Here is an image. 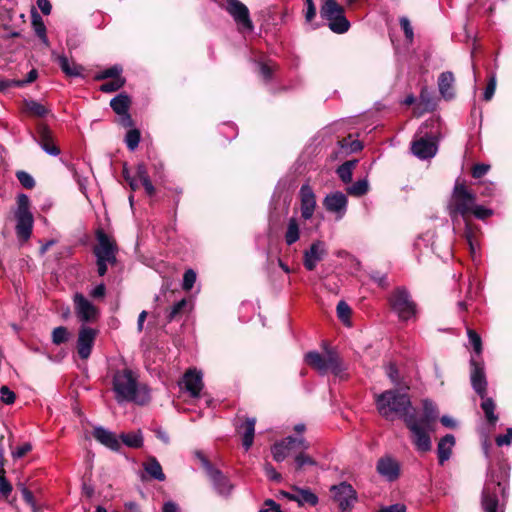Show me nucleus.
Masks as SVG:
<instances>
[{
	"mask_svg": "<svg viewBox=\"0 0 512 512\" xmlns=\"http://www.w3.org/2000/svg\"><path fill=\"white\" fill-rule=\"evenodd\" d=\"M510 468L499 462L491 467L481 492V508L484 512H504L508 499Z\"/></svg>",
	"mask_w": 512,
	"mask_h": 512,
	"instance_id": "f257e3e1",
	"label": "nucleus"
},
{
	"mask_svg": "<svg viewBox=\"0 0 512 512\" xmlns=\"http://www.w3.org/2000/svg\"><path fill=\"white\" fill-rule=\"evenodd\" d=\"M112 390L118 404L132 402L139 406L147 405L151 396L146 385L138 382V376L129 368L116 370L112 378Z\"/></svg>",
	"mask_w": 512,
	"mask_h": 512,
	"instance_id": "f03ea898",
	"label": "nucleus"
},
{
	"mask_svg": "<svg viewBox=\"0 0 512 512\" xmlns=\"http://www.w3.org/2000/svg\"><path fill=\"white\" fill-rule=\"evenodd\" d=\"M375 404L379 414L386 420H393V416L397 415L405 422L407 415H416L414 412H409L411 408L409 395L398 389H389L376 395Z\"/></svg>",
	"mask_w": 512,
	"mask_h": 512,
	"instance_id": "7ed1b4c3",
	"label": "nucleus"
},
{
	"mask_svg": "<svg viewBox=\"0 0 512 512\" xmlns=\"http://www.w3.org/2000/svg\"><path fill=\"white\" fill-rule=\"evenodd\" d=\"M476 202V193L469 190L464 180L455 181L450 200L447 205L449 216L454 220L471 218V209Z\"/></svg>",
	"mask_w": 512,
	"mask_h": 512,
	"instance_id": "20e7f679",
	"label": "nucleus"
},
{
	"mask_svg": "<svg viewBox=\"0 0 512 512\" xmlns=\"http://www.w3.org/2000/svg\"><path fill=\"white\" fill-rule=\"evenodd\" d=\"M305 363L318 372L320 375H326L331 372L335 376H341L345 371L343 360L339 353L325 346V355L317 351H310L304 356Z\"/></svg>",
	"mask_w": 512,
	"mask_h": 512,
	"instance_id": "39448f33",
	"label": "nucleus"
},
{
	"mask_svg": "<svg viewBox=\"0 0 512 512\" xmlns=\"http://www.w3.org/2000/svg\"><path fill=\"white\" fill-rule=\"evenodd\" d=\"M320 17L327 21L329 29L336 34H344L350 29L345 16V8L336 0H321Z\"/></svg>",
	"mask_w": 512,
	"mask_h": 512,
	"instance_id": "423d86ee",
	"label": "nucleus"
},
{
	"mask_svg": "<svg viewBox=\"0 0 512 512\" xmlns=\"http://www.w3.org/2000/svg\"><path fill=\"white\" fill-rule=\"evenodd\" d=\"M17 208L14 212L16 220L15 231L19 240L28 241L32 235L34 217L30 211V199L26 194L17 196Z\"/></svg>",
	"mask_w": 512,
	"mask_h": 512,
	"instance_id": "0eeeda50",
	"label": "nucleus"
},
{
	"mask_svg": "<svg viewBox=\"0 0 512 512\" xmlns=\"http://www.w3.org/2000/svg\"><path fill=\"white\" fill-rule=\"evenodd\" d=\"M388 303L402 321H408L416 315L417 305L405 287H396L388 297Z\"/></svg>",
	"mask_w": 512,
	"mask_h": 512,
	"instance_id": "6e6552de",
	"label": "nucleus"
},
{
	"mask_svg": "<svg viewBox=\"0 0 512 512\" xmlns=\"http://www.w3.org/2000/svg\"><path fill=\"white\" fill-rule=\"evenodd\" d=\"M309 442L303 437L287 436L271 446V453L276 462H282L288 456L297 454L300 449H308Z\"/></svg>",
	"mask_w": 512,
	"mask_h": 512,
	"instance_id": "1a4fd4ad",
	"label": "nucleus"
},
{
	"mask_svg": "<svg viewBox=\"0 0 512 512\" xmlns=\"http://www.w3.org/2000/svg\"><path fill=\"white\" fill-rule=\"evenodd\" d=\"M222 8L233 18L239 31L252 32L254 30L249 9L240 0H223Z\"/></svg>",
	"mask_w": 512,
	"mask_h": 512,
	"instance_id": "9d476101",
	"label": "nucleus"
},
{
	"mask_svg": "<svg viewBox=\"0 0 512 512\" xmlns=\"http://www.w3.org/2000/svg\"><path fill=\"white\" fill-rule=\"evenodd\" d=\"M405 425L411 431L413 437L412 442L418 451L427 452L431 450V438L427 432V427L418 422L416 415H407L405 417Z\"/></svg>",
	"mask_w": 512,
	"mask_h": 512,
	"instance_id": "9b49d317",
	"label": "nucleus"
},
{
	"mask_svg": "<svg viewBox=\"0 0 512 512\" xmlns=\"http://www.w3.org/2000/svg\"><path fill=\"white\" fill-rule=\"evenodd\" d=\"M197 455L199 456L203 468L205 469L206 474L208 475L210 480L212 481L217 493L222 496H228L233 487L229 479L219 469L214 467L213 464L201 453L198 452Z\"/></svg>",
	"mask_w": 512,
	"mask_h": 512,
	"instance_id": "f8f14e48",
	"label": "nucleus"
},
{
	"mask_svg": "<svg viewBox=\"0 0 512 512\" xmlns=\"http://www.w3.org/2000/svg\"><path fill=\"white\" fill-rule=\"evenodd\" d=\"M334 501L342 512H348L357 501V493L353 486L347 482H341L331 488Z\"/></svg>",
	"mask_w": 512,
	"mask_h": 512,
	"instance_id": "ddd939ff",
	"label": "nucleus"
},
{
	"mask_svg": "<svg viewBox=\"0 0 512 512\" xmlns=\"http://www.w3.org/2000/svg\"><path fill=\"white\" fill-rule=\"evenodd\" d=\"M470 367V380L472 388L479 397L486 396L488 382L485 375L484 363L472 356L470 359Z\"/></svg>",
	"mask_w": 512,
	"mask_h": 512,
	"instance_id": "4468645a",
	"label": "nucleus"
},
{
	"mask_svg": "<svg viewBox=\"0 0 512 512\" xmlns=\"http://www.w3.org/2000/svg\"><path fill=\"white\" fill-rule=\"evenodd\" d=\"M98 331L88 326H81L78 332V338L76 342V349L79 357L83 360H87L94 346Z\"/></svg>",
	"mask_w": 512,
	"mask_h": 512,
	"instance_id": "2eb2a0df",
	"label": "nucleus"
},
{
	"mask_svg": "<svg viewBox=\"0 0 512 512\" xmlns=\"http://www.w3.org/2000/svg\"><path fill=\"white\" fill-rule=\"evenodd\" d=\"M75 312L80 321L92 323L98 319L99 310L83 294L76 293L74 296Z\"/></svg>",
	"mask_w": 512,
	"mask_h": 512,
	"instance_id": "dca6fc26",
	"label": "nucleus"
},
{
	"mask_svg": "<svg viewBox=\"0 0 512 512\" xmlns=\"http://www.w3.org/2000/svg\"><path fill=\"white\" fill-rule=\"evenodd\" d=\"M97 244L92 248L93 255L98 258H104L114 252H118L116 240L109 236L102 228L95 231Z\"/></svg>",
	"mask_w": 512,
	"mask_h": 512,
	"instance_id": "f3484780",
	"label": "nucleus"
},
{
	"mask_svg": "<svg viewBox=\"0 0 512 512\" xmlns=\"http://www.w3.org/2000/svg\"><path fill=\"white\" fill-rule=\"evenodd\" d=\"M376 471L387 481L394 482L400 477L401 467L395 458L386 455L378 459Z\"/></svg>",
	"mask_w": 512,
	"mask_h": 512,
	"instance_id": "a211bd4d",
	"label": "nucleus"
},
{
	"mask_svg": "<svg viewBox=\"0 0 512 512\" xmlns=\"http://www.w3.org/2000/svg\"><path fill=\"white\" fill-rule=\"evenodd\" d=\"M37 138L36 141L41 148L52 156L60 154V148L54 143V138L50 128L44 123H38L36 126Z\"/></svg>",
	"mask_w": 512,
	"mask_h": 512,
	"instance_id": "6ab92c4d",
	"label": "nucleus"
},
{
	"mask_svg": "<svg viewBox=\"0 0 512 512\" xmlns=\"http://www.w3.org/2000/svg\"><path fill=\"white\" fill-rule=\"evenodd\" d=\"M327 251L325 249V243L317 240L314 241L309 249L304 251L303 264L308 271H313L316 268L318 261L323 260L326 256Z\"/></svg>",
	"mask_w": 512,
	"mask_h": 512,
	"instance_id": "aec40b11",
	"label": "nucleus"
},
{
	"mask_svg": "<svg viewBox=\"0 0 512 512\" xmlns=\"http://www.w3.org/2000/svg\"><path fill=\"white\" fill-rule=\"evenodd\" d=\"M301 202V217L304 220L312 218L316 208V196L310 185L304 184L299 191Z\"/></svg>",
	"mask_w": 512,
	"mask_h": 512,
	"instance_id": "412c9836",
	"label": "nucleus"
},
{
	"mask_svg": "<svg viewBox=\"0 0 512 512\" xmlns=\"http://www.w3.org/2000/svg\"><path fill=\"white\" fill-rule=\"evenodd\" d=\"M438 146L436 141L421 137L414 140L411 144L412 153L419 159L425 160L434 157L437 153Z\"/></svg>",
	"mask_w": 512,
	"mask_h": 512,
	"instance_id": "4be33fe9",
	"label": "nucleus"
},
{
	"mask_svg": "<svg viewBox=\"0 0 512 512\" xmlns=\"http://www.w3.org/2000/svg\"><path fill=\"white\" fill-rule=\"evenodd\" d=\"M347 203V197L340 191L328 194L323 200V206L325 209L329 212L338 214L339 218L345 214Z\"/></svg>",
	"mask_w": 512,
	"mask_h": 512,
	"instance_id": "5701e85b",
	"label": "nucleus"
},
{
	"mask_svg": "<svg viewBox=\"0 0 512 512\" xmlns=\"http://www.w3.org/2000/svg\"><path fill=\"white\" fill-rule=\"evenodd\" d=\"M182 383L190 396L198 397L203 388L201 372L195 368L188 369L183 375Z\"/></svg>",
	"mask_w": 512,
	"mask_h": 512,
	"instance_id": "b1692460",
	"label": "nucleus"
},
{
	"mask_svg": "<svg viewBox=\"0 0 512 512\" xmlns=\"http://www.w3.org/2000/svg\"><path fill=\"white\" fill-rule=\"evenodd\" d=\"M92 435L99 443L112 451L118 452L121 449V443L119 442L116 434L102 426L95 427Z\"/></svg>",
	"mask_w": 512,
	"mask_h": 512,
	"instance_id": "393cba45",
	"label": "nucleus"
},
{
	"mask_svg": "<svg viewBox=\"0 0 512 512\" xmlns=\"http://www.w3.org/2000/svg\"><path fill=\"white\" fill-rule=\"evenodd\" d=\"M255 418H245L244 422L236 427V431L238 434L242 436V446L245 450H249L253 445L254 436H255Z\"/></svg>",
	"mask_w": 512,
	"mask_h": 512,
	"instance_id": "a878e982",
	"label": "nucleus"
},
{
	"mask_svg": "<svg viewBox=\"0 0 512 512\" xmlns=\"http://www.w3.org/2000/svg\"><path fill=\"white\" fill-rule=\"evenodd\" d=\"M455 82L454 74L451 71L442 72L438 77L439 93L445 100H452L455 97L453 84Z\"/></svg>",
	"mask_w": 512,
	"mask_h": 512,
	"instance_id": "bb28decb",
	"label": "nucleus"
},
{
	"mask_svg": "<svg viewBox=\"0 0 512 512\" xmlns=\"http://www.w3.org/2000/svg\"><path fill=\"white\" fill-rule=\"evenodd\" d=\"M423 405V415L418 422L427 427L428 429H432V425L436 422L439 417V410L436 404L430 399H424L422 401Z\"/></svg>",
	"mask_w": 512,
	"mask_h": 512,
	"instance_id": "cd10ccee",
	"label": "nucleus"
},
{
	"mask_svg": "<svg viewBox=\"0 0 512 512\" xmlns=\"http://www.w3.org/2000/svg\"><path fill=\"white\" fill-rule=\"evenodd\" d=\"M306 449H300L294 456L292 465L295 473L306 472L310 467L317 466V461L305 452Z\"/></svg>",
	"mask_w": 512,
	"mask_h": 512,
	"instance_id": "c85d7f7f",
	"label": "nucleus"
},
{
	"mask_svg": "<svg viewBox=\"0 0 512 512\" xmlns=\"http://www.w3.org/2000/svg\"><path fill=\"white\" fill-rule=\"evenodd\" d=\"M455 444V438L452 434H446L442 437L437 446L438 461L443 465L452 454V447Z\"/></svg>",
	"mask_w": 512,
	"mask_h": 512,
	"instance_id": "c756f323",
	"label": "nucleus"
},
{
	"mask_svg": "<svg viewBox=\"0 0 512 512\" xmlns=\"http://www.w3.org/2000/svg\"><path fill=\"white\" fill-rule=\"evenodd\" d=\"M437 107V99L432 92H430L426 87H423L419 96V103L417 109L421 110L420 114L426 112H432Z\"/></svg>",
	"mask_w": 512,
	"mask_h": 512,
	"instance_id": "7c9ffc66",
	"label": "nucleus"
},
{
	"mask_svg": "<svg viewBox=\"0 0 512 512\" xmlns=\"http://www.w3.org/2000/svg\"><path fill=\"white\" fill-rule=\"evenodd\" d=\"M131 103V97L127 93L122 92L111 99L110 107L117 115H122L129 111Z\"/></svg>",
	"mask_w": 512,
	"mask_h": 512,
	"instance_id": "2f4dec72",
	"label": "nucleus"
},
{
	"mask_svg": "<svg viewBox=\"0 0 512 512\" xmlns=\"http://www.w3.org/2000/svg\"><path fill=\"white\" fill-rule=\"evenodd\" d=\"M57 63L60 66L63 73H65L68 77H83L82 72L84 71V67L80 64L73 63L72 65L69 63L68 58L65 55H60L57 57Z\"/></svg>",
	"mask_w": 512,
	"mask_h": 512,
	"instance_id": "473e14b6",
	"label": "nucleus"
},
{
	"mask_svg": "<svg viewBox=\"0 0 512 512\" xmlns=\"http://www.w3.org/2000/svg\"><path fill=\"white\" fill-rule=\"evenodd\" d=\"M144 470L150 475L151 478L158 481L165 480V474L162 470V466L154 456L148 457L147 461L143 464Z\"/></svg>",
	"mask_w": 512,
	"mask_h": 512,
	"instance_id": "72a5a7b5",
	"label": "nucleus"
},
{
	"mask_svg": "<svg viewBox=\"0 0 512 512\" xmlns=\"http://www.w3.org/2000/svg\"><path fill=\"white\" fill-rule=\"evenodd\" d=\"M31 24L34 29L35 34L39 37V39L47 44L48 38L46 34V26L44 24V21L41 17V15L35 10L32 9L31 11Z\"/></svg>",
	"mask_w": 512,
	"mask_h": 512,
	"instance_id": "f704fd0d",
	"label": "nucleus"
},
{
	"mask_svg": "<svg viewBox=\"0 0 512 512\" xmlns=\"http://www.w3.org/2000/svg\"><path fill=\"white\" fill-rule=\"evenodd\" d=\"M482 399L481 408L485 414V418L490 425H495L498 421V415L494 413L496 404L494 400L487 395L480 397Z\"/></svg>",
	"mask_w": 512,
	"mask_h": 512,
	"instance_id": "c9c22d12",
	"label": "nucleus"
},
{
	"mask_svg": "<svg viewBox=\"0 0 512 512\" xmlns=\"http://www.w3.org/2000/svg\"><path fill=\"white\" fill-rule=\"evenodd\" d=\"M293 490L297 492V503L299 506H304L306 504L309 506L317 505L318 496L310 489L294 487Z\"/></svg>",
	"mask_w": 512,
	"mask_h": 512,
	"instance_id": "e433bc0d",
	"label": "nucleus"
},
{
	"mask_svg": "<svg viewBox=\"0 0 512 512\" xmlns=\"http://www.w3.org/2000/svg\"><path fill=\"white\" fill-rule=\"evenodd\" d=\"M24 109L29 115L39 118L45 117L50 112L44 105L35 100H25Z\"/></svg>",
	"mask_w": 512,
	"mask_h": 512,
	"instance_id": "4c0bfd02",
	"label": "nucleus"
},
{
	"mask_svg": "<svg viewBox=\"0 0 512 512\" xmlns=\"http://www.w3.org/2000/svg\"><path fill=\"white\" fill-rule=\"evenodd\" d=\"M284 237L287 245H292L299 240L300 229L296 218L292 217L289 219Z\"/></svg>",
	"mask_w": 512,
	"mask_h": 512,
	"instance_id": "58836bf2",
	"label": "nucleus"
},
{
	"mask_svg": "<svg viewBox=\"0 0 512 512\" xmlns=\"http://www.w3.org/2000/svg\"><path fill=\"white\" fill-rule=\"evenodd\" d=\"M188 302L185 298L181 299L177 303H175L170 309L167 310L166 320L168 323H171L175 320L181 318V316L185 313Z\"/></svg>",
	"mask_w": 512,
	"mask_h": 512,
	"instance_id": "ea45409f",
	"label": "nucleus"
},
{
	"mask_svg": "<svg viewBox=\"0 0 512 512\" xmlns=\"http://www.w3.org/2000/svg\"><path fill=\"white\" fill-rule=\"evenodd\" d=\"M357 162V160H349L337 168V175L343 183L348 184L352 181V171L355 168Z\"/></svg>",
	"mask_w": 512,
	"mask_h": 512,
	"instance_id": "a19ab883",
	"label": "nucleus"
},
{
	"mask_svg": "<svg viewBox=\"0 0 512 512\" xmlns=\"http://www.w3.org/2000/svg\"><path fill=\"white\" fill-rule=\"evenodd\" d=\"M122 71H123L122 66H120V65H113V66L103 70L102 72L97 73L94 76V80L102 81V80H105V79L123 78L121 76Z\"/></svg>",
	"mask_w": 512,
	"mask_h": 512,
	"instance_id": "79ce46f5",
	"label": "nucleus"
},
{
	"mask_svg": "<svg viewBox=\"0 0 512 512\" xmlns=\"http://www.w3.org/2000/svg\"><path fill=\"white\" fill-rule=\"evenodd\" d=\"M121 441L130 448H141L143 446V437L140 432L138 433H122L120 435Z\"/></svg>",
	"mask_w": 512,
	"mask_h": 512,
	"instance_id": "37998d69",
	"label": "nucleus"
},
{
	"mask_svg": "<svg viewBox=\"0 0 512 512\" xmlns=\"http://www.w3.org/2000/svg\"><path fill=\"white\" fill-rule=\"evenodd\" d=\"M369 190V184L366 179L358 180L347 188V193L351 196L360 197L365 195Z\"/></svg>",
	"mask_w": 512,
	"mask_h": 512,
	"instance_id": "c03bdc74",
	"label": "nucleus"
},
{
	"mask_svg": "<svg viewBox=\"0 0 512 512\" xmlns=\"http://www.w3.org/2000/svg\"><path fill=\"white\" fill-rule=\"evenodd\" d=\"M126 84V79L123 78H117V79H111V81L103 83L99 90L103 93H112L116 92L119 89H121Z\"/></svg>",
	"mask_w": 512,
	"mask_h": 512,
	"instance_id": "a18cd8bd",
	"label": "nucleus"
},
{
	"mask_svg": "<svg viewBox=\"0 0 512 512\" xmlns=\"http://www.w3.org/2000/svg\"><path fill=\"white\" fill-rule=\"evenodd\" d=\"M467 336L473 347L474 353L480 356L483 350L482 339L480 335L472 328H467Z\"/></svg>",
	"mask_w": 512,
	"mask_h": 512,
	"instance_id": "49530a36",
	"label": "nucleus"
},
{
	"mask_svg": "<svg viewBox=\"0 0 512 512\" xmlns=\"http://www.w3.org/2000/svg\"><path fill=\"white\" fill-rule=\"evenodd\" d=\"M338 143L342 149H345L350 153L358 152L363 148L361 142L358 140H353L351 135L342 138Z\"/></svg>",
	"mask_w": 512,
	"mask_h": 512,
	"instance_id": "de8ad7c7",
	"label": "nucleus"
},
{
	"mask_svg": "<svg viewBox=\"0 0 512 512\" xmlns=\"http://www.w3.org/2000/svg\"><path fill=\"white\" fill-rule=\"evenodd\" d=\"M140 139L141 133L138 129L134 128L128 130L125 136V143L127 148L131 151H134L138 147Z\"/></svg>",
	"mask_w": 512,
	"mask_h": 512,
	"instance_id": "09e8293b",
	"label": "nucleus"
},
{
	"mask_svg": "<svg viewBox=\"0 0 512 512\" xmlns=\"http://www.w3.org/2000/svg\"><path fill=\"white\" fill-rule=\"evenodd\" d=\"M337 317L344 323L350 324L352 310L345 301H339L336 307Z\"/></svg>",
	"mask_w": 512,
	"mask_h": 512,
	"instance_id": "8fccbe9b",
	"label": "nucleus"
},
{
	"mask_svg": "<svg viewBox=\"0 0 512 512\" xmlns=\"http://www.w3.org/2000/svg\"><path fill=\"white\" fill-rule=\"evenodd\" d=\"M69 332L64 326H58L52 331V343L60 345L68 341Z\"/></svg>",
	"mask_w": 512,
	"mask_h": 512,
	"instance_id": "3c124183",
	"label": "nucleus"
},
{
	"mask_svg": "<svg viewBox=\"0 0 512 512\" xmlns=\"http://www.w3.org/2000/svg\"><path fill=\"white\" fill-rule=\"evenodd\" d=\"M494 214V211L490 208H486L482 205H478L476 202L471 209V216H474L475 218L485 221L486 219L490 218Z\"/></svg>",
	"mask_w": 512,
	"mask_h": 512,
	"instance_id": "603ef678",
	"label": "nucleus"
},
{
	"mask_svg": "<svg viewBox=\"0 0 512 512\" xmlns=\"http://www.w3.org/2000/svg\"><path fill=\"white\" fill-rule=\"evenodd\" d=\"M16 177L20 184L26 189H33L35 187L34 178L26 171L20 170L16 172Z\"/></svg>",
	"mask_w": 512,
	"mask_h": 512,
	"instance_id": "864d4df0",
	"label": "nucleus"
},
{
	"mask_svg": "<svg viewBox=\"0 0 512 512\" xmlns=\"http://www.w3.org/2000/svg\"><path fill=\"white\" fill-rule=\"evenodd\" d=\"M496 191V185L490 181L480 182L478 185V193L483 197H492Z\"/></svg>",
	"mask_w": 512,
	"mask_h": 512,
	"instance_id": "5fc2aeb1",
	"label": "nucleus"
},
{
	"mask_svg": "<svg viewBox=\"0 0 512 512\" xmlns=\"http://www.w3.org/2000/svg\"><path fill=\"white\" fill-rule=\"evenodd\" d=\"M196 282V273L193 269H188L183 275L182 289L190 291Z\"/></svg>",
	"mask_w": 512,
	"mask_h": 512,
	"instance_id": "6e6d98bb",
	"label": "nucleus"
},
{
	"mask_svg": "<svg viewBox=\"0 0 512 512\" xmlns=\"http://www.w3.org/2000/svg\"><path fill=\"white\" fill-rule=\"evenodd\" d=\"M5 475H0V498L7 500L12 493L13 487Z\"/></svg>",
	"mask_w": 512,
	"mask_h": 512,
	"instance_id": "4d7b16f0",
	"label": "nucleus"
},
{
	"mask_svg": "<svg viewBox=\"0 0 512 512\" xmlns=\"http://www.w3.org/2000/svg\"><path fill=\"white\" fill-rule=\"evenodd\" d=\"M465 223L463 237L466 242H471L475 238V233L477 231V226L471 222V218L463 219Z\"/></svg>",
	"mask_w": 512,
	"mask_h": 512,
	"instance_id": "13d9d810",
	"label": "nucleus"
},
{
	"mask_svg": "<svg viewBox=\"0 0 512 512\" xmlns=\"http://www.w3.org/2000/svg\"><path fill=\"white\" fill-rule=\"evenodd\" d=\"M400 27L404 32L407 41L412 42L414 38L413 28L407 17H401L399 19Z\"/></svg>",
	"mask_w": 512,
	"mask_h": 512,
	"instance_id": "bf43d9fd",
	"label": "nucleus"
},
{
	"mask_svg": "<svg viewBox=\"0 0 512 512\" xmlns=\"http://www.w3.org/2000/svg\"><path fill=\"white\" fill-rule=\"evenodd\" d=\"M491 166L489 164L478 163L472 166L471 168V176L474 179L482 178L489 170Z\"/></svg>",
	"mask_w": 512,
	"mask_h": 512,
	"instance_id": "052dcab7",
	"label": "nucleus"
},
{
	"mask_svg": "<svg viewBox=\"0 0 512 512\" xmlns=\"http://www.w3.org/2000/svg\"><path fill=\"white\" fill-rule=\"evenodd\" d=\"M134 177L139 179L141 183L150 179L148 169L145 163L140 162L136 165Z\"/></svg>",
	"mask_w": 512,
	"mask_h": 512,
	"instance_id": "680f3d73",
	"label": "nucleus"
},
{
	"mask_svg": "<svg viewBox=\"0 0 512 512\" xmlns=\"http://www.w3.org/2000/svg\"><path fill=\"white\" fill-rule=\"evenodd\" d=\"M0 393H1V400L3 401V403H5L7 405H11L15 402L16 395L7 386H5V385L2 386L0 388Z\"/></svg>",
	"mask_w": 512,
	"mask_h": 512,
	"instance_id": "e2e57ef3",
	"label": "nucleus"
},
{
	"mask_svg": "<svg viewBox=\"0 0 512 512\" xmlns=\"http://www.w3.org/2000/svg\"><path fill=\"white\" fill-rule=\"evenodd\" d=\"M304 1H305V6H306V10H305V14H304L305 20H306V22L311 23L316 17V6H315L313 0H304Z\"/></svg>",
	"mask_w": 512,
	"mask_h": 512,
	"instance_id": "0e129e2a",
	"label": "nucleus"
},
{
	"mask_svg": "<svg viewBox=\"0 0 512 512\" xmlns=\"http://www.w3.org/2000/svg\"><path fill=\"white\" fill-rule=\"evenodd\" d=\"M258 67H259L258 72L261 75V77L264 80L269 81L273 75L272 66H270L269 63H267V62H258Z\"/></svg>",
	"mask_w": 512,
	"mask_h": 512,
	"instance_id": "69168bd1",
	"label": "nucleus"
},
{
	"mask_svg": "<svg viewBox=\"0 0 512 512\" xmlns=\"http://www.w3.org/2000/svg\"><path fill=\"white\" fill-rule=\"evenodd\" d=\"M370 278L375 283H377L379 287H381L383 289H386L389 286V283H388V280H387V275L386 274H382L379 271H373L370 274Z\"/></svg>",
	"mask_w": 512,
	"mask_h": 512,
	"instance_id": "338daca9",
	"label": "nucleus"
},
{
	"mask_svg": "<svg viewBox=\"0 0 512 512\" xmlns=\"http://www.w3.org/2000/svg\"><path fill=\"white\" fill-rule=\"evenodd\" d=\"M497 446L510 445L512 443V428H508L504 435H498L495 438Z\"/></svg>",
	"mask_w": 512,
	"mask_h": 512,
	"instance_id": "774afa93",
	"label": "nucleus"
}]
</instances>
